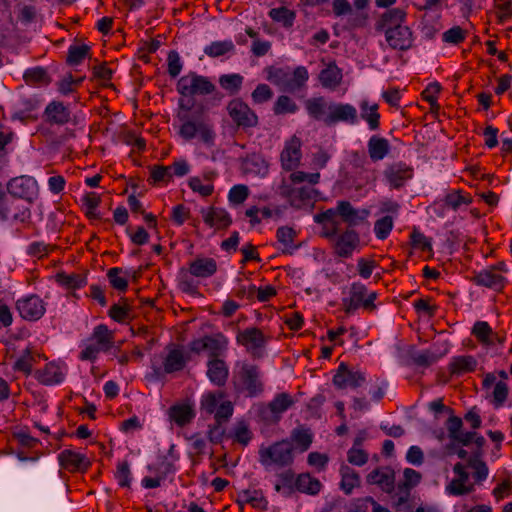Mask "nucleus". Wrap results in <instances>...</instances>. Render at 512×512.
I'll use <instances>...</instances> for the list:
<instances>
[{
    "label": "nucleus",
    "instance_id": "4c0bfd02",
    "mask_svg": "<svg viewBox=\"0 0 512 512\" xmlns=\"http://www.w3.org/2000/svg\"><path fill=\"white\" fill-rule=\"evenodd\" d=\"M378 104H369L367 101L360 103V117L367 122L369 129L378 130L380 127V114L378 112Z\"/></svg>",
    "mask_w": 512,
    "mask_h": 512
},
{
    "label": "nucleus",
    "instance_id": "f257e3e1",
    "mask_svg": "<svg viewBox=\"0 0 512 512\" xmlns=\"http://www.w3.org/2000/svg\"><path fill=\"white\" fill-rule=\"evenodd\" d=\"M237 367L238 370L233 376L236 391L246 397H259L265 390L264 374L261 368L248 362L237 363Z\"/></svg>",
    "mask_w": 512,
    "mask_h": 512
},
{
    "label": "nucleus",
    "instance_id": "7c9ffc66",
    "mask_svg": "<svg viewBox=\"0 0 512 512\" xmlns=\"http://www.w3.org/2000/svg\"><path fill=\"white\" fill-rule=\"evenodd\" d=\"M168 415L177 426L185 427L193 421L196 413L192 404L181 403L172 405L168 410Z\"/></svg>",
    "mask_w": 512,
    "mask_h": 512
},
{
    "label": "nucleus",
    "instance_id": "603ef678",
    "mask_svg": "<svg viewBox=\"0 0 512 512\" xmlns=\"http://www.w3.org/2000/svg\"><path fill=\"white\" fill-rule=\"evenodd\" d=\"M131 306L127 303V299H122L121 303L113 304L108 315L111 319L118 323H125L131 317Z\"/></svg>",
    "mask_w": 512,
    "mask_h": 512
},
{
    "label": "nucleus",
    "instance_id": "6e6d98bb",
    "mask_svg": "<svg viewBox=\"0 0 512 512\" xmlns=\"http://www.w3.org/2000/svg\"><path fill=\"white\" fill-rule=\"evenodd\" d=\"M291 440L297 444L301 452H305L312 444L313 435L308 429L296 428L291 432Z\"/></svg>",
    "mask_w": 512,
    "mask_h": 512
},
{
    "label": "nucleus",
    "instance_id": "4468645a",
    "mask_svg": "<svg viewBox=\"0 0 512 512\" xmlns=\"http://www.w3.org/2000/svg\"><path fill=\"white\" fill-rule=\"evenodd\" d=\"M340 122L355 125L358 122L356 107L349 103L332 102L327 127L334 126Z\"/></svg>",
    "mask_w": 512,
    "mask_h": 512
},
{
    "label": "nucleus",
    "instance_id": "a19ab883",
    "mask_svg": "<svg viewBox=\"0 0 512 512\" xmlns=\"http://www.w3.org/2000/svg\"><path fill=\"white\" fill-rule=\"evenodd\" d=\"M340 475V488L346 495H350L355 487L360 486V476L351 467L342 465L340 468Z\"/></svg>",
    "mask_w": 512,
    "mask_h": 512
},
{
    "label": "nucleus",
    "instance_id": "a211bd4d",
    "mask_svg": "<svg viewBox=\"0 0 512 512\" xmlns=\"http://www.w3.org/2000/svg\"><path fill=\"white\" fill-rule=\"evenodd\" d=\"M366 481L369 485H376L383 492L390 494L395 489V472L389 466L378 467L366 476Z\"/></svg>",
    "mask_w": 512,
    "mask_h": 512
},
{
    "label": "nucleus",
    "instance_id": "2f4dec72",
    "mask_svg": "<svg viewBox=\"0 0 512 512\" xmlns=\"http://www.w3.org/2000/svg\"><path fill=\"white\" fill-rule=\"evenodd\" d=\"M350 165L354 173L365 179L366 183L375 180L374 170L369 168V162L364 152L352 151Z\"/></svg>",
    "mask_w": 512,
    "mask_h": 512
},
{
    "label": "nucleus",
    "instance_id": "37998d69",
    "mask_svg": "<svg viewBox=\"0 0 512 512\" xmlns=\"http://www.w3.org/2000/svg\"><path fill=\"white\" fill-rule=\"evenodd\" d=\"M477 362L473 356H458L454 357L449 364V371L453 375H461L468 372H473L476 368Z\"/></svg>",
    "mask_w": 512,
    "mask_h": 512
},
{
    "label": "nucleus",
    "instance_id": "79ce46f5",
    "mask_svg": "<svg viewBox=\"0 0 512 512\" xmlns=\"http://www.w3.org/2000/svg\"><path fill=\"white\" fill-rule=\"evenodd\" d=\"M55 280L59 285L71 290L82 288L87 284L86 275L80 273L58 272L55 275Z\"/></svg>",
    "mask_w": 512,
    "mask_h": 512
},
{
    "label": "nucleus",
    "instance_id": "bf43d9fd",
    "mask_svg": "<svg viewBox=\"0 0 512 512\" xmlns=\"http://www.w3.org/2000/svg\"><path fill=\"white\" fill-rule=\"evenodd\" d=\"M90 47L86 44L71 45L68 49L67 63L69 65H79L87 57Z\"/></svg>",
    "mask_w": 512,
    "mask_h": 512
},
{
    "label": "nucleus",
    "instance_id": "6e6552de",
    "mask_svg": "<svg viewBox=\"0 0 512 512\" xmlns=\"http://www.w3.org/2000/svg\"><path fill=\"white\" fill-rule=\"evenodd\" d=\"M507 267L504 262H498L479 271L472 277V282L477 286H482L500 292L507 284Z\"/></svg>",
    "mask_w": 512,
    "mask_h": 512
},
{
    "label": "nucleus",
    "instance_id": "b1692460",
    "mask_svg": "<svg viewBox=\"0 0 512 512\" xmlns=\"http://www.w3.org/2000/svg\"><path fill=\"white\" fill-rule=\"evenodd\" d=\"M332 101H327L324 97H313L305 101V108L310 118L322 122L327 126V120L331 110Z\"/></svg>",
    "mask_w": 512,
    "mask_h": 512
},
{
    "label": "nucleus",
    "instance_id": "412c9836",
    "mask_svg": "<svg viewBox=\"0 0 512 512\" xmlns=\"http://www.w3.org/2000/svg\"><path fill=\"white\" fill-rule=\"evenodd\" d=\"M445 426L448 431V437L453 443H458L463 446H468L475 436L474 431H462L463 421L460 417L450 414Z\"/></svg>",
    "mask_w": 512,
    "mask_h": 512
},
{
    "label": "nucleus",
    "instance_id": "9d476101",
    "mask_svg": "<svg viewBox=\"0 0 512 512\" xmlns=\"http://www.w3.org/2000/svg\"><path fill=\"white\" fill-rule=\"evenodd\" d=\"M366 382L365 373L350 369L345 362H341L333 376V384L339 389L361 387Z\"/></svg>",
    "mask_w": 512,
    "mask_h": 512
},
{
    "label": "nucleus",
    "instance_id": "20e7f679",
    "mask_svg": "<svg viewBox=\"0 0 512 512\" xmlns=\"http://www.w3.org/2000/svg\"><path fill=\"white\" fill-rule=\"evenodd\" d=\"M376 292H368L366 286L360 282H354L349 288L348 295L342 299V307L346 314H353L359 308L373 312L376 309L374 301Z\"/></svg>",
    "mask_w": 512,
    "mask_h": 512
},
{
    "label": "nucleus",
    "instance_id": "bb28decb",
    "mask_svg": "<svg viewBox=\"0 0 512 512\" xmlns=\"http://www.w3.org/2000/svg\"><path fill=\"white\" fill-rule=\"evenodd\" d=\"M201 214L204 223L211 228L224 229L232 223L229 213L220 207L211 206L208 209H202Z\"/></svg>",
    "mask_w": 512,
    "mask_h": 512
},
{
    "label": "nucleus",
    "instance_id": "dca6fc26",
    "mask_svg": "<svg viewBox=\"0 0 512 512\" xmlns=\"http://www.w3.org/2000/svg\"><path fill=\"white\" fill-rule=\"evenodd\" d=\"M302 141L296 135L285 142L284 149L281 152L282 168L286 171H292L297 168L302 158Z\"/></svg>",
    "mask_w": 512,
    "mask_h": 512
},
{
    "label": "nucleus",
    "instance_id": "4be33fe9",
    "mask_svg": "<svg viewBox=\"0 0 512 512\" xmlns=\"http://www.w3.org/2000/svg\"><path fill=\"white\" fill-rule=\"evenodd\" d=\"M406 12L401 8H392L384 12L375 24L378 32H383L385 36L393 29L402 25L405 21Z\"/></svg>",
    "mask_w": 512,
    "mask_h": 512
},
{
    "label": "nucleus",
    "instance_id": "9b49d317",
    "mask_svg": "<svg viewBox=\"0 0 512 512\" xmlns=\"http://www.w3.org/2000/svg\"><path fill=\"white\" fill-rule=\"evenodd\" d=\"M16 309L23 319L37 321L45 314L46 305L38 295L32 294L18 299Z\"/></svg>",
    "mask_w": 512,
    "mask_h": 512
},
{
    "label": "nucleus",
    "instance_id": "13d9d810",
    "mask_svg": "<svg viewBox=\"0 0 512 512\" xmlns=\"http://www.w3.org/2000/svg\"><path fill=\"white\" fill-rule=\"evenodd\" d=\"M148 470L152 473L158 474L163 478H166L170 474L176 472L175 462L171 461L168 457H160L158 463L149 465Z\"/></svg>",
    "mask_w": 512,
    "mask_h": 512
},
{
    "label": "nucleus",
    "instance_id": "423d86ee",
    "mask_svg": "<svg viewBox=\"0 0 512 512\" xmlns=\"http://www.w3.org/2000/svg\"><path fill=\"white\" fill-rule=\"evenodd\" d=\"M270 337L266 336L257 327H247L239 330L236 335L237 344L243 346L253 359H261L265 356L266 346Z\"/></svg>",
    "mask_w": 512,
    "mask_h": 512
},
{
    "label": "nucleus",
    "instance_id": "f03ea898",
    "mask_svg": "<svg viewBox=\"0 0 512 512\" xmlns=\"http://www.w3.org/2000/svg\"><path fill=\"white\" fill-rule=\"evenodd\" d=\"M178 117L182 122L178 131L181 138L191 141L198 136L205 146L210 148L215 145L216 132L212 121L208 117L203 114L197 116L179 114Z\"/></svg>",
    "mask_w": 512,
    "mask_h": 512
},
{
    "label": "nucleus",
    "instance_id": "8fccbe9b",
    "mask_svg": "<svg viewBox=\"0 0 512 512\" xmlns=\"http://www.w3.org/2000/svg\"><path fill=\"white\" fill-rule=\"evenodd\" d=\"M471 203V196L469 194H463L462 190H453L444 197L445 206L454 211H457L462 205H469Z\"/></svg>",
    "mask_w": 512,
    "mask_h": 512
},
{
    "label": "nucleus",
    "instance_id": "c85d7f7f",
    "mask_svg": "<svg viewBox=\"0 0 512 512\" xmlns=\"http://www.w3.org/2000/svg\"><path fill=\"white\" fill-rule=\"evenodd\" d=\"M229 376V368L226 362L220 358H210L207 362V377L216 386L226 384Z\"/></svg>",
    "mask_w": 512,
    "mask_h": 512
},
{
    "label": "nucleus",
    "instance_id": "2eb2a0df",
    "mask_svg": "<svg viewBox=\"0 0 512 512\" xmlns=\"http://www.w3.org/2000/svg\"><path fill=\"white\" fill-rule=\"evenodd\" d=\"M60 466L68 472H86L91 462L86 455L71 449H64L58 454Z\"/></svg>",
    "mask_w": 512,
    "mask_h": 512
},
{
    "label": "nucleus",
    "instance_id": "aec40b11",
    "mask_svg": "<svg viewBox=\"0 0 512 512\" xmlns=\"http://www.w3.org/2000/svg\"><path fill=\"white\" fill-rule=\"evenodd\" d=\"M471 334L485 347L503 344L505 341V337L498 332H494L486 321H476L472 327Z\"/></svg>",
    "mask_w": 512,
    "mask_h": 512
},
{
    "label": "nucleus",
    "instance_id": "774afa93",
    "mask_svg": "<svg viewBox=\"0 0 512 512\" xmlns=\"http://www.w3.org/2000/svg\"><path fill=\"white\" fill-rule=\"evenodd\" d=\"M150 179L154 184L160 182L168 183L172 181L173 174L169 166L154 165L150 168Z\"/></svg>",
    "mask_w": 512,
    "mask_h": 512
},
{
    "label": "nucleus",
    "instance_id": "a878e982",
    "mask_svg": "<svg viewBox=\"0 0 512 512\" xmlns=\"http://www.w3.org/2000/svg\"><path fill=\"white\" fill-rule=\"evenodd\" d=\"M188 266V272L191 276L203 279L212 277L218 269L214 258L204 256H197L189 262Z\"/></svg>",
    "mask_w": 512,
    "mask_h": 512
},
{
    "label": "nucleus",
    "instance_id": "e433bc0d",
    "mask_svg": "<svg viewBox=\"0 0 512 512\" xmlns=\"http://www.w3.org/2000/svg\"><path fill=\"white\" fill-rule=\"evenodd\" d=\"M295 487L296 490L301 493L316 495L320 492L322 484L317 478L312 477L309 473H302L296 477Z\"/></svg>",
    "mask_w": 512,
    "mask_h": 512
},
{
    "label": "nucleus",
    "instance_id": "c9c22d12",
    "mask_svg": "<svg viewBox=\"0 0 512 512\" xmlns=\"http://www.w3.org/2000/svg\"><path fill=\"white\" fill-rule=\"evenodd\" d=\"M319 81L324 88L335 89L342 81V71L335 63H330L320 72Z\"/></svg>",
    "mask_w": 512,
    "mask_h": 512
},
{
    "label": "nucleus",
    "instance_id": "0e129e2a",
    "mask_svg": "<svg viewBox=\"0 0 512 512\" xmlns=\"http://www.w3.org/2000/svg\"><path fill=\"white\" fill-rule=\"evenodd\" d=\"M115 478L122 488H130L132 481V474L130 471L128 461H122L117 464Z\"/></svg>",
    "mask_w": 512,
    "mask_h": 512
},
{
    "label": "nucleus",
    "instance_id": "58836bf2",
    "mask_svg": "<svg viewBox=\"0 0 512 512\" xmlns=\"http://www.w3.org/2000/svg\"><path fill=\"white\" fill-rule=\"evenodd\" d=\"M297 236V232L288 226H281L276 231V237L278 242L283 246L282 252L284 254H292L298 245L294 244V240Z\"/></svg>",
    "mask_w": 512,
    "mask_h": 512
},
{
    "label": "nucleus",
    "instance_id": "7ed1b4c3",
    "mask_svg": "<svg viewBox=\"0 0 512 512\" xmlns=\"http://www.w3.org/2000/svg\"><path fill=\"white\" fill-rule=\"evenodd\" d=\"M259 462L266 468H284L291 466L294 462V447L290 440L277 441L267 447H260Z\"/></svg>",
    "mask_w": 512,
    "mask_h": 512
},
{
    "label": "nucleus",
    "instance_id": "69168bd1",
    "mask_svg": "<svg viewBox=\"0 0 512 512\" xmlns=\"http://www.w3.org/2000/svg\"><path fill=\"white\" fill-rule=\"evenodd\" d=\"M250 190L247 185H234L228 193V200L233 205H240L249 197Z\"/></svg>",
    "mask_w": 512,
    "mask_h": 512
},
{
    "label": "nucleus",
    "instance_id": "1a4fd4ad",
    "mask_svg": "<svg viewBox=\"0 0 512 512\" xmlns=\"http://www.w3.org/2000/svg\"><path fill=\"white\" fill-rule=\"evenodd\" d=\"M188 361L189 358L184 355L181 349L173 348L164 357L162 366L153 364V374L156 379L162 380L165 378L166 374L182 371Z\"/></svg>",
    "mask_w": 512,
    "mask_h": 512
},
{
    "label": "nucleus",
    "instance_id": "393cba45",
    "mask_svg": "<svg viewBox=\"0 0 512 512\" xmlns=\"http://www.w3.org/2000/svg\"><path fill=\"white\" fill-rule=\"evenodd\" d=\"M66 367L55 362H50L44 368L35 372V378L43 385H55L65 378Z\"/></svg>",
    "mask_w": 512,
    "mask_h": 512
},
{
    "label": "nucleus",
    "instance_id": "338daca9",
    "mask_svg": "<svg viewBox=\"0 0 512 512\" xmlns=\"http://www.w3.org/2000/svg\"><path fill=\"white\" fill-rule=\"evenodd\" d=\"M122 272V268L119 267L110 268L107 272V277L111 286L119 292H125L128 288L127 279L120 276Z\"/></svg>",
    "mask_w": 512,
    "mask_h": 512
},
{
    "label": "nucleus",
    "instance_id": "f8f14e48",
    "mask_svg": "<svg viewBox=\"0 0 512 512\" xmlns=\"http://www.w3.org/2000/svg\"><path fill=\"white\" fill-rule=\"evenodd\" d=\"M360 244L359 234L347 228L333 240L334 253L341 258H350Z\"/></svg>",
    "mask_w": 512,
    "mask_h": 512
},
{
    "label": "nucleus",
    "instance_id": "f704fd0d",
    "mask_svg": "<svg viewBox=\"0 0 512 512\" xmlns=\"http://www.w3.org/2000/svg\"><path fill=\"white\" fill-rule=\"evenodd\" d=\"M218 83L229 96H236L242 89L244 77L239 73L222 74Z\"/></svg>",
    "mask_w": 512,
    "mask_h": 512
},
{
    "label": "nucleus",
    "instance_id": "680f3d73",
    "mask_svg": "<svg viewBox=\"0 0 512 512\" xmlns=\"http://www.w3.org/2000/svg\"><path fill=\"white\" fill-rule=\"evenodd\" d=\"M309 74L308 70L304 66H298L291 73L289 92H294L304 87L308 81Z\"/></svg>",
    "mask_w": 512,
    "mask_h": 512
},
{
    "label": "nucleus",
    "instance_id": "49530a36",
    "mask_svg": "<svg viewBox=\"0 0 512 512\" xmlns=\"http://www.w3.org/2000/svg\"><path fill=\"white\" fill-rule=\"evenodd\" d=\"M23 79L27 85L35 86L48 85L51 81L47 71L43 67L27 69L23 74Z\"/></svg>",
    "mask_w": 512,
    "mask_h": 512
},
{
    "label": "nucleus",
    "instance_id": "5701e85b",
    "mask_svg": "<svg viewBox=\"0 0 512 512\" xmlns=\"http://www.w3.org/2000/svg\"><path fill=\"white\" fill-rule=\"evenodd\" d=\"M338 215L348 225V228L353 229V227L366 221L369 211L366 209H355L349 201H339Z\"/></svg>",
    "mask_w": 512,
    "mask_h": 512
},
{
    "label": "nucleus",
    "instance_id": "09e8293b",
    "mask_svg": "<svg viewBox=\"0 0 512 512\" xmlns=\"http://www.w3.org/2000/svg\"><path fill=\"white\" fill-rule=\"evenodd\" d=\"M234 52L235 45L231 40L214 41L204 48V53L212 58H217Z\"/></svg>",
    "mask_w": 512,
    "mask_h": 512
},
{
    "label": "nucleus",
    "instance_id": "c756f323",
    "mask_svg": "<svg viewBox=\"0 0 512 512\" xmlns=\"http://www.w3.org/2000/svg\"><path fill=\"white\" fill-rule=\"evenodd\" d=\"M236 503L243 512L246 504L251 505L259 511H265L268 508V501L261 490H242L238 493Z\"/></svg>",
    "mask_w": 512,
    "mask_h": 512
},
{
    "label": "nucleus",
    "instance_id": "6ab92c4d",
    "mask_svg": "<svg viewBox=\"0 0 512 512\" xmlns=\"http://www.w3.org/2000/svg\"><path fill=\"white\" fill-rule=\"evenodd\" d=\"M36 186V181L32 177L21 176L11 179L7 189L14 198L31 201L35 195Z\"/></svg>",
    "mask_w": 512,
    "mask_h": 512
},
{
    "label": "nucleus",
    "instance_id": "f3484780",
    "mask_svg": "<svg viewBox=\"0 0 512 512\" xmlns=\"http://www.w3.org/2000/svg\"><path fill=\"white\" fill-rule=\"evenodd\" d=\"M71 110L61 101L50 102L43 113L44 121L50 126H63L71 121Z\"/></svg>",
    "mask_w": 512,
    "mask_h": 512
},
{
    "label": "nucleus",
    "instance_id": "864d4df0",
    "mask_svg": "<svg viewBox=\"0 0 512 512\" xmlns=\"http://www.w3.org/2000/svg\"><path fill=\"white\" fill-rule=\"evenodd\" d=\"M467 466L474 469L476 481L481 482L487 478L489 470L486 463L481 460L480 452H474L473 455L467 459Z\"/></svg>",
    "mask_w": 512,
    "mask_h": 512
},
{
    "label": "nucleus",
    "instance_id": "5fc2aeb1",
    "mask_svg": "<svg viewBox=\"0 0 512 512\" xmlns=\"http://www.w3.org/2000/svg\"><path fill=\"white\" fill-rule=\"evenodd\" d=\"M298 109L296 102L287 95H280L273 106L275 115L294 114Z\"/></svg>",
    "mask_w": 512,
    "mask_h": 512
},
{
    "label": "nucleus",
    "instance_id": "3c124183",
    "mask_svg": "<svg viewBox=\"0 0 512 512\" xmlns=\"http://www.w3.org/2000/svg\"><path fill=\"white\" fill-rule=\"evenodd\" d=\"M267 72V78L269 81L278 86H282L284 90L289 91L291 73L287 68L269 67Z\"/></svg>",
    "mask_w": 512,
    "mask_h": 512
},
{
    "label": "nucleus",
    "instance_id": "72a5a7b5",
    "mask_svg": "<svg viewBox=\"0 0 512 512\" xmlns=\"http://www.w3.org/2000/svg\"><path fill=\"white\" fill-rule=\"evenodd\" d=\"M9 217L20 222H25L30 217V211L28 208L20 210L15 200L6 198L0 201V221H6Z\"/></svg>",
    "mask_w": 512,
    "mask_h": 512
},
{
    "label": "nucleus",
    "instance_id": "e2e57ef3",
    "mask_svg": "<svg viewBox=\"0 0 512 512\" xmlns=\"http://www.w3.org/2000/svg\"><path fill=\"white\" fill-rule=\"evenodd\" d=\"M253 434L245 421H239L234 427L233 439L242 446H247L251 441Z\"/></svg>",
    "mask_w": 512,
    "mask_h": 512
},
{
    "label": "nucleus",
    "instance_id": "a18cd8bd",
    "mask_svg": "<svg viewBox=\"0 0 512 512\" xmlns=\"http://www.w3.org/2000/svg\"><path fill=\"white\" fill-rule=\"evenodd\" d=\"M294 401L287 393L277 394L274 399L268 404L267 409L271 412L272 418L278 420L280 415L288 410Z\"/></svg>",
    "mask_w": 512,
    "mask_h": 512
},
{
    "label": "nucleus",
    "instance_id": "c03bdc74",
    "mask_svg": "<svg viewBox=\"0 0 512 512\" xmlns=\"http://www.w3.org/2000/svg\"><path fill=\"white\" fill-rule=\"evenodd\" d=\"M295 474L292 470H286L277 475L275 490L282 495L289 497L295 490Z\"/></svg>",
    "mask_w": 512,
    "mask_h": 512
},
{
    "label": "nucleus",
    "instance_id": "473e14b6",
    "mask_svg": "<svg viewBox=\"0 0 512 512\" xmlns=\"http://www.w3.org/2000/svg\"><path fill=\"white\" fill-rule=\"evenodd\" d=\"M368 155L372 162L383 160L390 152L389 141L379 135H372L367 143Z\"/></svg>",
    "mask_w": 512,
    "mask_h": 512
},
{
    "label": "nucleus",
    "instance_id": "39448f33",
    "mask_svg": "<svg viewBox=\"0 0 512 512\" xmlns=\"http://www.w3.org/2000/svg\"><path fill=\"white\" fill-rule=\"evenodd\" d=\"M225 110L237 129L246 131L256 127L259 123L255 111L242 98L234 97L231 99Z\"/></svg>",
    "mask_w": 512,
    "mask_h": 512
},
{
    "label": "nucleus",
    "instance_id": "cd10ccee",
    "mask_svg": "<svg viewBox=\"0 0 512 512\" xmlns=\"http://www.w3.org/2000/svg\"><path fill=\"white\" fill-rule=\"evenodd\" d=\"M385 39L392 49L402 51L408 50L413 43L412 32L406 25H401L400 27L391 30L385 36Z\"/></svg>",
    "mask_w": 512,
    "mask_h": 512
},
{
    "label": "nucleus",
    "instance_id": "052dcab7",
    "mask_svg": "<svg viewBox=\"0 0 512 512\" xmlns=\"http://www.w3.org/2000/svg\"><path fill=\"white\" fill-rule=\"evenodd\" d=\"M275 295L276 289L271 285L259 288H257L255 285H250L248 287V299H253L256 297L260 302H267Z\"/></svg>",
    "mask_w": 512,
    "mask_h": 512
},
{
    "label": "nucleus",
    "instance_id": "0eeeda50",
    "mask_svg": "<svg viewBox=\"0 0 512 512\" xmlns=\"http://www.w3.org/2000/svg\"><path fill=\"white\" fill-rule=\"evenodd\" d=\"M176 89L184 97H193L210 95L216 90V86L208 77L189 72L178 80Z\"/></svg>",
    "mask_w": 512,
    "mask_h": 512
},
{
    "label": "nucleus",
    "instance_id": "4d7b16f0",
    "mask_svg": "<svg viewBox=\"0 0 512 512\" xmlns=\"http://www.w3.org/2000/svg\"><path fill=\"white\" fill-rule=\"evenodd\" d=\"M227 344L226 338L219 334L217 337L205 336L206 350L209 351L210 358H219L221 350L225 349Z\"/></svg>",
    "mask_w": 512,
    "mask_h": 512
},
{
    "label": "nucleus",
    "instance_id": "ea45409f",
    "mask_svg": "<svg viewBox=\"0 0 512 512\" xmlns=\"http://www.w3.org/2000/svg\"><path fill=\"white\" fill-rule=\"evenodd\" d=\"M92 340L102 351H108L114 343V334L104 324L97 325L92 333Z\"/></svg>",
    "mask_w": 512,
    "mask_h": 512
},
{
    "label": "nucleus",
    "instance_id": "ddd939ff",
    "mask_svg": "<svg viewBox=\"0 0 512 512\" xmlns=\"http://www.w3.org/2000/svg\"><path fill=\"white\" fill-rule=\"evenodd\" d=\"M413 174V168L402 161L392 163L384 170V177L393 189L403 187L413 177Z\"/></svg>",
    "mask_w": 512,
    "mask_h": 512
},
{
    "label": "nucleus",
    "instance_id": "de8ad7c7",
    "mask_svg": "<svg viewBox=\"0 0 512 512\" xmlns=\"http://www.w3.org/2000/svg\"><path fill=\"white\" fill-rule=\"evenodd\" d=\"M268 15L273 21L281 23L285 28H291L296 19L295 11L285 6L272 8Z\"/></svg>",
    "mask_w": 512,
    "mask_h": 512
}]
</instances>
